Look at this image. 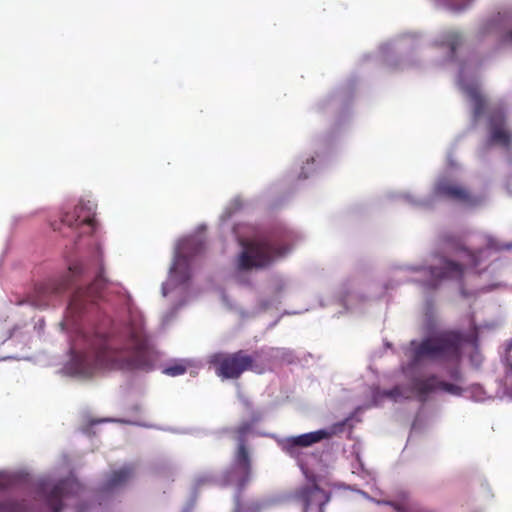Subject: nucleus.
<instances>
[{
  "mask_svg": "<svg viewBox=\"0 0 512 512\" xmlns=\"http://www.w3.org/2000/svg\"><path fill=\"white\" fill-rule=\"evenodd\" d=\"M94 273L92 283L86 288H77L73 293L68 309L75 314L82 313L89 304L104 298V291L113 285L104 276L101 254L91 261H76L69 265L67 273L60 279H52L38 284L31 297V303L38 308H45L53 298L61 296L69 287L75 285L82 277Z\"/></svg>",
  "mask_w": 512,
  "mask_h": 512,
  "instance_id": "obj_1",
  "label": "nucleus"
},
{
  "mask_svg": "<svg viewBox=\"0 0 512 512\" xmlns=\"http://www.w3.org/2000/svg\"><path fill=\"white\" fill-rule=\"evenodd\" d=\"M440 245L442 250L454 257H442L440 266H430L427 268L429 279L424 283L430 290L437 289L442 281L452 280L461 283L465 275L469 273L480 274L477 270L482 261V256L488 250H510L512 242L502 244L496 239L489 237L486 243V249L471 250L466 247L462 236L445 232L440 236Z\"/></svg>",
  "mask_w": 512,
  "mask_h": 512,
  "instance_id": "obj_2",
  "label": "nucleus"
},
{
  "mask_svg": "<svg viewBox=\"0 0 512 512\" xmlns=\"http://www.w3.org/2000/svg\"><path fill=\"white\" fill-rule=\"evenodd\" d=\"M148 339L143 325H132L126 344L120 348L105 346L98 354V359L107 366L116 369H133L141 367L146 361Z\"/></svg>",
  "mask_w": 512,
  "mask_h": 512,
  "instance_id": "obj_3",
  "label": "nucleus"
},
{
  "mask_svg": "<svg viewBox=\"0 0 512 512\" xmlns=\"http://www.w3.org/2000/svg\"><path fill=\"white\" fill-rule=\"evenodd\" d=\"M242 251L237 257L239 271L265 269L277 260L284 258L290 251L288 244L270 237H256L241 241Z\"/></svg>",
  "mask_w": 512,
  "mask_h": 512,
  "instance_id": "obj_4",
  "label": "nucleus"
},
{
  "mask_svg": "<svg viewBox=\"0 0 512 512\" xmlns=\"http://www.w3.org/2000/svg\"><path fill=\"white\" fill-rule=\"evenodd\" d=\"M464 335L458 330H444L436 333L432 337L424 339L413 348L412 361L417 364L425 358L458 361L461 357Z\"/></svg>",
  "mask_w": 512,
  "mask_h": 512,
  "instance_id": "obj_5",
  "label": "nucleus"
},
{
  "mask_svg": "<svg viewBox=\"0 0 512 512\" xmlns=\"http://www.w3.org/2000/svg\"><path fill=\"white\" fill-rule=\"evenodd\" d=\"M258 351L238 350L232 353L218 352L210 356L209 363L215 373L222 379H238L246 371L262 373L263 367L258 363Z\"/></svg>",
  "mask_w": 512,
  "mask_h": 512,
  "instance_id": "obj_6",
  "label": "nucleus"
},
{
  "mask_svg": "<svg viewBox=\"0 0 512 512\" xmlns=\"http://www.w3.org/2000/svg\"><path fill=\"white\" fill-rule=\"evenodd\" d=\"M251 430L252 425L249 422H244L234 431L237 449L234 453L233 468L227 474V481L229 483L234 482L238 490L234 512H240V495L251 480L252 461L246 439Z\"/></svg>",
  "mask_w": 512,
  "mask_h": 512,
  "instance_id": "obj_7",
  "label": "nucleus"
},
{
  "mask_svg": "<svg viewBox=\"0 0 512 512\" xmlns=\"http://www.w3.org/2000/svg\"><path fill=\"white\" fill-rule=\"evenodd\" d=\"M61 222L70 228H84L81 234L92 233L95 229V205L91 201H80L73 210L65 212Z\"/></svg>",
  "mask_w": 512,
  "mask_h": 512,
  "instance_id": "obj_8",
  "label": "nucleus"
},
{
  "mask_svg": "<svg viewBox=\"0 0 512 512\" xmlns=\"http://www.w3.org/2000/svg\"><path fill=\"white\" fill-rule=\"evenodd\" d=\"M74 482L68 479L61 480L51 488L47 483L40 485V493L51 512H61L64 505L63 499L72 492Z\"/></svg>",
  "mask_w": 512,
  "mask_h": 512,
  "instance_id": "obj_9",
  "label": "nucleus"
},
{
  "mask_svg": "<svg viewBox=\"0 0 512 512\" xmlns=\"http://www.w3.org/2000/svg\"><path fill=\"white\" fill-rule=\"evenodd\" d=\"M296 496L303 505V512H324V507L330 500V495L317 484L301 487Z\"/></svg>",
  "mask_w": 512,
  "mask_h": 512,
  "instance_id": "obj_10",
  "label": "nucleus"
},
{
  "mask_svg": "<svg viewBox=\"0 0 512 512\" xmlns=\"http://www.w3.org/2000/svg\"><path fill=\"white\" fill-rule=\"evenodd\" d=\"M506 117L502 109H494L489 114L490 141L509 148L512 134L505 128Z\"/></svg>",
  "mask_w": 512,
  "mask_h": 512,
  "instance_id": "obj_11",
  "label": "nucleus"
},
{
  "mask_svg": "<svg viewBox=\"0 0 512 512\" xmlns=\"http://www.w3.org/2000/svg\"><path fill=\"white\" fill-rule=\"evenodd\" d=\"M333 432L325 429L301 434L298 436H292L285 438L282 442L283 450L289 454H294L298 447L306 448L310 447L315 443H318L324 439H329Z\"/></svg>",
  "mask_w": 512,
  "mask_h": 512,
  "instance_id": "obj_12",
  "label": "nucleus"
},
{
  "mask_svg": "<svg viewBox=\"0 0 512 512\" xmlns=\"http://www.w3.org/2000/svg\"><path fill=\"white\" fill-rule=\"evenodd\" d=\"M434 193L437 196L445 197L462 203L472 204L474 202L473 197L465 187L446 179L440 180L436 184Z\"/></svg>",
  "mask_w": 512,
  "mask_h": 512,
  "instance_id": "obj_13",
  "label": "nucleus"
},
{
  "mask_svg": "<svg viewBox=\"0 0 512 512\" xmlns=\"http://www.w3.org/2000/svg\"><path fill=\"white\" fill-rule=\"evenodd\" d=\"M411 390L419 401L425 402L430 393L438 390V377L430 375L426 378H414L411 383Z\"/></svg>",
  "mask_w": 512,
  "mask_h": 512,
  "instance_id": "obj_14",
  "label": "nucleus"
},
{
  "mask_svg": "<svg viewBox=\"0 0 512 512\" xmlns=\"http://www.w3.org/2000/svg\"><path fill=\"white\" fill-rule=\"evenodd\" d=\"M504 365V375L498 380L499 391L502 395L512 397V340L506 350Z\"/></svg>",
  "mask_w": 512,
  "mask_h": 512,
  "instance_id": "obj_15",
  "label": "nucleus"
},
{
  "mask_svg": "<svg viewBox=\"0 0 512 512\" xmlns=\"http://www.w3.org/2000/svg\"><path fill=\"white\" fill-rule=\"evenodd\" d=\"M171 277L174 278L179 284L188 282L191 277V273L190 259L187 256L182 254L176 256L171 268Z\"/></svg>",
  "mask_w": 512,
  "mask_h": 512,
  "instance_id": "obj_16",
  "label": "nucleus"
},
{
  "mask_svg": "<svg viewBox=\"0 0 512 512\" xmlns=\"http://www.w3.org/2000/svg\"><path fill=\"white\" fill-rule=\"evenodd\" d=\"M134 471L132 466H124L113 471L105 482V488L111 490L124 485L133 477Z\"/></svg>",
  "mask_w": 512,
  "mask_h": 512,
  "instance_id": "obj_17",
  "label": "nucleus"
},
{
  "mask_svg": "<svg viewBox=\"0 0 512 512\" xmlns=\"http://www.w3.org/2000/svg\"><path fill=\"white\" fill-rule=\"evenodd\" d=\"M465 93L473 104L474 118L481 117L485 112L487 104L481 91L476 86H469L465 88Z\"/></svg>",
  "mask_w": 512,
  "mask_h": 512,
  "instance_id": "obj_18",
  "label": "nucleus"
},
{
  "mask_svg": "<svg viewBox=\"0 0 512 512\" xmlns=\"http://www.w3.org/2000/svg\"><path fill=\"white\" fill-rule=\"evenodd\" d=\"M384 504L393 507L397 512H432L418 504H404L396 501H385Z\"/></svg>",
  "mask_w": 512,
  "mask_h": 512,
  "instance_id": "obj_19",
  "label": "nucleus"
},
{
  "mask_svg": "<svg viewBox=\"0 0 512 512\" xmlns=\"http://www.w3.org/2000/svg\"><path fill=\"white\" fill-rule=\"evenodd\" d=\"M461 43L462 37L457 32H449L445 36L444 44L450 48L452 54L455 53L457 47H459Z\"/></svg>",
  "mask_w": 512,
  "mask_h": 512,
  "instance_id": "obj_20",
  "label": "nucleus"
},
{
  "mask_svg": "<svg viewBox=\"0 0 512 512\" xmlns=\"http://www.w3.org/2000/svg\"><path fill=\"white\" fill-rule=\"evenodd\" d=\"M187 366L183 362H177L174 364H171L164 369V373L168 376H179L186 372Z\"/></svg>",
  "mask_w": 512,
  "mask_h": 512,
  "instance_id": "obj_21",
  "label": "nucleus"
},
{
  "mask_svg": "<svg viewBox=\"0 0 512 512\" xmlns=\"http://www.w3.org/2000/svg\"><path fill=\"white\" fill-rule=\"evenodd\" d=\"M438 389L445 391L452 395H460L462 393V388L458 385L448 383L445 381H441L438 379Z\"/></svg>",
  "mask_w": 512,
  "mask_h": 512,
  "instance_id": "obj_22",
  "label": "nucleus"
},
{
  "mask_svg": "<svg viewBox=\"0 0 512 512\" xmlns=\"http://www.w3.org/2000/svg\"><path fill=\"white\" fill-rule=\"evenodd\" d=\"M388 397L397 400L400 397H404L403 390L400 386H396L385 393ZM408 398V396H405Z\"/></svg>",
  "mask_w": 512,
  "mask_h": 512,
  "instance_id": "obj_23",
  "label": "nucleus"
},
{
  "mask_svg": "<svg viewBox=\"0 0 512 512\" xmlns=\"http://www.w3.org/2000/svg\"><path fill=\"white\" fill-rule=\"evenodd\" d=\"M504 40L512 44V28L506 33Z\"/></svg>",
  "mask_w": 512,
  "mask_h": 512,
  "instance_id": "obj_24",
  "label": "nucleus"
},
{
  "mask_svg": "<svg viewBox=\"0 0 512 512\" xmlns=\"http://www.w3.org/2000/svg\"><path fill=\"white\" fill-rule=\"evenodd\" d=\"M451 376L454 378V379H458L459 378V372L457 370H455Z\"/></svg>",
  "mask_w": 512,
  "mask_h": 512,
  "instance_id": "obj_25",
  "label": "nucleus"
}]
</instances>
